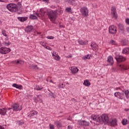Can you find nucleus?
Segmentation results:
<instances>
[{
    "instance_id": "13",
    "label": "nucleus",
    "mask_w": 129,
    "mask_h": 129,
    "mask_svg": "<svg viewBox=\"0 0 129 129\" xmlns=\"http://www.w3.org/2000/svg\"><path fill=\"white\" fill-rule=\"evenodd\" d=\"M115 59L116 60L117 62H118L119 63H120L121 62H124V61L126 60V58L125 57L121 55H119L118 57L116 56Z\"/></svg>"
},
{
    "instance_id": "48",
    "label": "nucleus",
    "mask_w": 129,
    "mask_h": 129,
    "mask_svg": "<svg viewBox=\"0 0 129 129\" xmlns=\"http://www.w3.org/2000/svg\"><path fill=\"white\" fill-rule=\"evenodd\" d=\"M45 48H46L47 49V50H49V51H52V48H51L49 46H46Z\"/></svg>"
},
{
    "instance_id": "50",
    "label": "nucleus",
    "mask_w": 129,
    "mask_h": 129,
    "mask_svg": "<svg viewBox=\"0 0 129 129\" xmlns=\"http://www.w3.org/2000/svg\"><path fill=\"white\" fill-rule=\"evenodd\" d=\"M59 87H61V88H64L65 87V85H64L63 84L60 85Z\"/></svg>"
},
{
    "instance_id": "38",
    "label": "nucleus",
    "mask_w": 129,
    "mask_h": 129,
    "mask_svg": "<svg viewBox=\"0 0 129 129\" xmlns=\"http://www.w3.org/2000/svg\"><path fill=\"white\" fill-rule=\"evenodd\" d=\"M17 123H18L19 125H23V124H24V123H25L24 122V120H21L18 121Z\"/></svg>"
},
{
    "instance_id": "3",
    "label": "nucleus",
    "mask_w": 129,
    "mask_h": 129,
    "mask_svg": "<svg viewBox=\"0 0 129 129\" xmlns=\"http://www.w3.org/2000/svg\"><path fill=\"white\" fill-rule=\"evenodd\" d=\"M80 12L82 14L83 17H88V9L87 8L84 7H82L80 10Z\"/></svg>"
},
{
    "instance_id": "55",
    "label": "nucleus",
    "mask_w": 129,
    "mask_h": 129,
    "mask_svg": "<svg viewBox=\"0 0 129 129\" xmlns=\"http://www.w3.org/2000/svg\"><path fill=\"white\" fill-rule=\"evenodd\" d=\"M68 58H72V55H70L69 56H67Z\"/></svg>"
},
{
    "instance_id": "24",
    "label": "nucleus",
    "mask_w": 129,
    "mask_h": 129,
    "mask_svg": "<svg viewBox=\"0 0 129 129\" xmlns=\"http://www.w3.org/2000/svg\"><path fill=\"white\" fill-rule=\"evenodd\" d=\"M29 68L30 69H34L35 70H38L39 69V68L36 64H30Z\"/></svg>"
},
{
    "instance_id": "22",
    "label": "nucleus",
    "mask_w": 129,
    "mask_h": 129,
    "mask_svg": "<svg viewBox=\"0 0 129 129\" xmlns=\"http://www.w3.org/2000/svg\"><path fill=\"white\" fill-rule=\"evenodd\" d=\"M13 63H14V64H20L21 65H23V64H24V61L21 59H17L13 61Z\"/></svg>"
},
{
    "instance_id": "2",
    "label": "nucleus",
    "mask_w": 129,
    "mask_h": 129,
    "mask_svg": "<svg viewBox=\"0 0 129 129\" xmlns=\"http://www.w3.org/2000/svg\"><path fill=\"white\" fill-rule=\"evenodd\" d=\"M7 8L9 11L12 13H15L18 11V6L16 4H10L7 6Z\"/></svg>"
},
{
    "instance_id": "59",
    "label": "nucleus",
    "mask_w": 129,
    "mask_h": 129,
    "mask_svg": "<svg viewBox=\"0 0 129 129\" xmlns=\"http://www.w3.org/2000/svg\"><path fill=\"white\" fill-rule=\"evenodd\" d=\"M37 34H38V35H40L41 34V33L38 32Z\"/></svg>"
},
{
    "instance_id": "33",
    "label": "nucleus",
    "mask_w": 129,
    "mask_h": 129,
    "mask_svg": "<svg viewBox=\"0 0 129 129\" xmlns=\"http://www.w3.org/2000/svg\"><path fill=\"white\" fill-rule=\"evenodd\" d=\"M29 18L31 19V20H37V19H38L37 16H35L34 15H30Z\"/></svg>"
},
{
    "instance_id": "30",
    "label": "nucleus",
    "mask_w": 129,
    "mask_h": 129,
    "mask_svg": "<svg viewBox=\"0 0 129 129\" xmlns=\"http://www.w3.org/2000/svg\"><path fill=\"white\" fill-rule=\"evenodd\" d=\"M38 114V112H37V111H32L30 112V115H31L32 116H34V115H36Z\"/></svg>"
},
{
    "instance_id": "27",
    "label": "nucleus",
    "mask_w": 129,
    "mask_h": 129,
    "mask_svg": "<svg viewBox=\"0 0 129 129\" xmlns=\"http://www.w3.org/2000/svg\"><path fill=\"white\" fill-rule=\"evenodd\" d=\"M121 123L123 124V125H125V124H127V123H128V120L125 118H124L122 119Z\"/></svg>"
},
{
    "instance_id": "10",
    "label": "nucleus",
    "mask_w": 129,
    "mask_h": 129,
    "mask_svg": "<svg viewBox=\"0 0 129 129\" xmlns=\"http://www.w3.org/2000/svg\"><path fill=\"white\" fill-rule=\"evenodd\" d=\"M114 97H117L119 99H123L124 98V95L123 93H120L119 92H116L114 94Z\"/></svg>"
},
{
    "instance_id": "23",
    "label": "nucleus",
    "mask_w": 129,
    "mask_h": 129,
    "mask_svg": "<svg viewBox=\"0 0 129 129\" xmlns=\"http://www.w3.org/2000/svg\"><path fill=\"white\" fill-rule=\"evenodd\" d=\"M33 29L34 27H33V26H29L26 28L25 31L26 32H30Z\"/></svg>"
},
{
    "instance_id": "11",
    "label": "nucleus",
    "mask_w": 129,
    "mask_h": 129,
    "mask_svg": "<svg viewBox=\"0 0 129 129\" xmlns=\"http://www.w3.org/2000/svg\"><path fill=\"white\" fill-rule=\"evenodd\" d=\"M109 32L110 34H116V32H117L116 27L113 25H111L109 27Z\"/></svg>"
},
{
    "instance_id": "26",
    "label": "nucleus",
    "mask_w": 129,
    "mask_h": 129,
    "mask_svg": "<svg viewBox=\"0 0 129 129\" xmlns=\"http://www.w3.org/2000/svg\"><path fill=\"white\" fill-rule=\"evenodd\" d=\"M123 54H129V48H125L122 50Z\"/></svg>"
},
{
    "instance_id": "14",
    "label": "nucleus",
    "mask_w": 129,
    "mask_h": 129,
    "mask_svg": "<svg viewBox=\"0 0 129 129\" xmlns=\"http://www.w3.org/2000/svg\"><path fill=\"white\" fill-rule=\"evenodd\" d=\"M91 47L93 51H95V52L97 51L98 50V45L97 44L92 42L91 44Z\"/></svg>"
},
{
    "instance_id": "19",
    "label": "nucleus",
    "mask_w": 129,
    "mask_h": 129,
    "mask_svg": "<svg viewBox=\"0 0 129 129\" xmlns=\"http://www.w3.org/2000/svg\"><path fill=\"white\" fill-rule=\"evenodd\" d=\"M78 43H79V44L80 45H82V46H84V45H86L87 44H88V41L85 40V41H84L82 40H78Z\"/></svg>"
},
{
    "instance_id": "44",
    "label": "nucleus",
    "mask_w": 129,
    "mask_h": 129,
    "mask_svg": "<svg viewBox=\"0 0 129 129\" xmlns=\"http://www.w3.org/2000/svg\"><path fill=\"white\" fill-rule=\"evenodd\" d=\"M4 44L5 45V46H10V45H11V43H10V42H4Z\"/></svg>"
},
{
    "instance_id": "41",
    "label": "nucleus",
    "mask_w": 129,
    "mask_h": 129,
    "mask_svg": "<svg viewBox=\"0 0 129 129\" xmlns=\"http://www.w3.org/2000/svg\"><path fill=\"white\" fill-rule=\"evenodd\" d=\"M2 34L5 37H8V35H7V32L5 30H2Z\"/></svg>"
},
{
    "instance_id": "54",
    "label": "nucleus",
    "mask_w": 129,
    "mask_h": 129,
    "mask_svg": "<svg viewBox=\"0 0 129 129\" xmlns=\"http://www.w3.org/2000/svg\"><path fill=\"white\" fill-rule=\"evenodd\" d=\"M0 2H1V3H5V2H6V0H0Z\"/></svg>"
},
{
    "instance_id": "29",
    "label": "nucleus",
    "mask_w": 129,
    "mask_h": 129,
    "mask_svg": "<svg viewBox=\"0 0 129 129\" xmlns=\"http://www.w3.org/2000/svg\"><path fill=\"white\" fill-rule=\"evenodd\" d=\"M18 20L20 21V22H25V21L28 20V17H19Z\"/></svg>"
},
{
    "instance_id": "6",
    "label": "nucleus",
    "mask_w": 129,
    "mask_h": 129,
    "mask_svg": "<svg viewBox=\"0 0 129 129\" xmlns=\"http://www.w3.org/2000/svg\"><path fill=\"white\" fill-rule=\"evenodd\" d=\"M12 111H18V110H21L22 107H20L19 104L15 103L12 106Z\"/></svg>"
},
{
    "instance_id": "63",
    "label": "nucleus",
    "mask_w": 129,
    "mask_h": 129,
    "mask_svg": "<svg viewBox=\"0 0 129 129\" xmlns=\"http://www.w3.org/2000/svg\"><path fill=\"white\" fill-rule=\"evenodd\" d=\"M17 1H19V0H17Z\"/></svg>"
},
{
    "instance_id": "57",
    "label": "nucleus",
    "mask_w": 129,
    "mask_h": 129,
    "mask_svg": "<svg viewBox=\"0 0 129 129\" xmlns=\"http://www.w3.org/2000/svg\"><path fill=\"white\" fill-rule=\"evenodd\" d=\"M127 118L128 121V122H129V115H128V116H127Z\"/></svg>"
},
{
    "instance_id": "60",
    "label": "nucleus",
    "mask_w": 129,
    "mask_h": 129,
    "mask_svg": "<svg viewBox=\"0 0 129 129\" xmlns=\"http://www.w3.org/2000/svg\"><path fill=\"white\" fill-rule=\"evenodd\" d=\"M60 13H61V14H62V13H63V11H60Z\"/></svg>"
},
{
    "instance_id": "5",
    "label": "nucleus",
    "mask_w": 129,
    "mask_h": 129,
    "mask_svg": "<svg viewBox=\"0 0 129 129\" xmlns=\"http://www.w3.org/2000/svg\"><path fill=\"white\" fill-rule=\"evenodd\" d=\"M10 52H11V49L10 48L2 47L0 48L1 54H8Z\"/></svg>"
},
{
    "instance_id": "16",
    "label": "nucleus",
    "mask_w": 129,
    "mask_h": 129,
    "mask_svg": "<svg viewBox=\"0 0 129 129\" xmlns=\"http://www.w3.org/2000/svg\"><path fill=\"white\" fill-rule=\"evenodd\" d=\"M78 123L80 124V125H85L86 126L89 125V122H87L85 120L78 121Z\"/></svg>"
},
{
    "instance_id": "37",
    "label": "nucleus",
    "mask_w": 129,
    "mask_h": 129,
    "mask_svg": "<svg viewBox=\"0 0 129 129\" xmlns=\"http://www.w3.org/2000/svg\"><path fill=\"white\" fill-rule=\"evenodd\" d=\"M68 3H69V4H70L72 5H73V4H74V3H75V0H67Z\"/></svg>"
},
{
    "instance_id": "40",
    "label": "nucleus",
    "mask_w": 129,
    "mask_h": 129,
    "mask_svg": "<svg viewBox=\"0 0 129 129\" xmlns=\"http://www.w3.org/2000/svg\"><path fill=\"white\" fill-rule=\"evenodd\" d=\"M40 45H41V46H42L44 48H46V42H45L44 41L40 42Z\"/></svg>"
},
{
    "instance_id": "20",
    "label": "nucleus",
    "mask_w": 129,
    "mask_h": 129,
    "mask_svg": "<svg viewBox=\"0 0 129 129\" xmlns=\"http://www.w3.org/2000/svg\"><path fill=\"white\" fill-rule=\"evenodd\" d=\"M54 124L56 125L57 128H60L62 127V122L60 121H56L54 122Z\"/></svg>"
},
{
    "instance_id": "62",
    "label": "nucleus",
    "mask_w": 129,
    "mask_h": 129,
    "mask_svg": "<svg viewBox=\"0 0 129 129\" xmlns=\"http://www.w3.org/2000/svg\"><path fill=\"white\" fill-rule=\"evenodd\" d=\"M50 82H52V81H50Z\"/></svg>"
},
{
    "instance_id": "4",
    "label": "nucleus",
    "mask_w": 129,
    "mask_h": 129,
    "mask_svg": "<svg viewBox=\"0 0 129 129\" xmlns=\"http://www.w3.org/2000/svg\"><path fill=\"white\" fill-rule=\"evenodd\" d=\"M111 15L112 18H113L114 19H117V14L116 13V9H115V7H112L111 8Z\"/></svg>"
},
{
    "instance_id": "25",
    "label": "nucleus",
    "mask_w": 129,
    "mask_h": 129,
    "mask_svg": "<svg viewBox=\"0 0 129 129\" xmlns=\"http://www.w3.org/2000/svg\"><path fill=\"white\" fill-rule=\"evenodd\" d=\"M12 86H13V87H15V88H17L18 89H22L23 88V86H22V85H19L16 84H13Z\"/></svg>"
},
{
    "instance_id": "21",
    "label": "nucleus",
    "mask_w": 129,
    "mask_h": 129,
    "mask_svg": "<svg viewBox=\"0 0 129 129\" xmlns=\"http://www.w3.org/2000/svg\"><path fill=\"white\" fill-rule=\"evenodd\" d=\"M7 113V108H0V114L1 115H5Z\"/></svg>"
},
{
    "instance_id": "28",
    "label": "nucleus",
    "mask_w": 129,
    "mask_h": 129,
    "mask_svg": "<svg viewBox=\"0 0 129 129\" xmlns=\"http://www.w3.org/2000/svg\"><path fill=\"white\" fill-rule=\"evenodd\" d=\"M83 84L84 85H85V86H90V82H89V81H88V80H85L84 81Z\"/></svg>"
},
{
    "instance_id": "36",
    "label": "nucleus",
    "mask_w": 129,
    "mask_h": 129,
    "mask_svg": "<svg viewBox=\"0 0 129 129\" xmlns=\"http://www.w3.org/2000/svg\"><path fill=\"white\" fill-rule=\"evenodd\" d=\"M66 12H67V13H71V12H72V10L71 9V8L68 7L66 9Z\"/></svg>"
},
{
    "instance_id": "31",
    "label": "nucleus",
    "mask_w": 129,
    "mask_h": 129,
    "mask_svg": "<svg viewBox=\"0 0 129 129\" xmlns=\"http://www.w3.org/2000/svg\"><path fill=\"white\" fill-rule=\"evenodd\" d=\"M34 89H35V90H38V91L41 90V89H43V87L39 85H36Z\"/></svg>"
},
{
    "instance_id": "58",
    "label": "nucleus",
    "mask_w": 129,
    "mask_h": 129,
    "mask_svg": "<svg viewBox=\"0 0 129 129\" xmlns=\"http://www.w3.org/2000/svg\"><path fill=\"white\" fill-rule=\"evenodd\" d=\"M127 31H129V27L126 28Z\"/></svg>"
},
{
    "instance_id": "17",
    "label": "nucleus",
    "mask_w": 129,
    "mask_h": 129,
    "mask_svg": "<svg viewBox=\"0 0 129 129\" xmlns=\"http://www.w3.org/2000/svg\"><path fill=\"white\" fill-rule=\"evenodd\" d=\"M107 62L108 65H112L113 64V58L111 56H109L107 58Z\"/></svg>"
},
{
    "instance_id": "42",
    "label": "nucleus",
    "mask_w": 129,
    "mask_h": 129,
    "mask_svg": "<svg viewBox=\"0 0 129 129\" xmlns=\"http://www.w3.org/2000/svg\"><path fill=\"white\" fill-rule=\"evenodd\" d=\"M110 43L112 45H117V43H116V42L114 41L113 40H111Z\"/></svg>"
},
{
    "instance_id": "46",
    "label": "nucleus",
    "mask_w": 129,
    "mask_h": 129,
    "mask_svg": "<svg viewBox=\"0 0 129 129\" xmlns=\"http://www.w3.org/2000/svg\"><path fill=\"white\" fill-rule=\"evenodd\" d=\"M47 39H49V40H52L53 39H54V36H49L47 37Z\"/></svg>"
},
{
    "instance_id": "8",
    "label": "nucleus",
    "mask_w": 129,
    "mask_h": 129,
    "mask_svg": "<svg viewBox=\"0 0 129 129\" xmlns=\"http://www.w3.org/2000/svg\"><path fill=\"white\" fill-rule=\"evenodd\" d=\"M108 124L109 125H110V126H116V125H117V120L115 118L109 120Z\"/></svg>"
},
{
    "instance_id": "43",
    "label": "nucleus",
    "mask_w": 129,
    "mask_h": 129,
    "mask_svg": "<svg viewBox=\"0 0 129 129\" xmlns=\"http://www.w3.org/2000/svg\"><path fill=\"white\" fill-rule=\"evenodd\" d=\"M49 129H55V126L52 124H49Z\"/></svg>"
},
{
    "instance_id": "49",
    "label": "nucleus",
    "mask_w": 129,
    "mask_h": 129,
    "mask_svg": "<svg viewBox=\"0 0 129 129\" xmlns=\"http://www.w3.org/2000/svg\"><path fill=\"white\" fill-rule=\"evenodd\" d=\"M73 128V126L71 125H69L68 126V128L67 129H72Z\"/></svg>"
},
{
    "instance_id": "15",
    "label": "nucleus",
    "mask_w": 129,
    "mask_h": 129,
    "mask_svg": "<svg viewBox=\"0 0 129 129\" xmlns=\"http://www.w3.org/2000/svg\"><path fill=\"white\" fill-rule=\"evenodd\" d=\"M119 69H120L121 71H123V70H127V69H129V66H127V64L119 65Z\"/></svg>"
},
{
    "instance_id": "35",
    "label": "nucleus",
    "mask_w": 129,
    "mask_h": 129,
    "mask_svg": "<svg viewBox=\"0 0 129 129\" xmlns=\"http://www.w3.org/2000/svg\"><path fill=\"white\" fill-rule=\"evenodd\" d=\"M90 57H91L90 55H86L85 56L83 57V60H86V59H90Z\"/></svg>"
},
{
    "instance_id": "7",
    "label": "nucleus",
    "mask_w": 129,
    "mask_h": 129,
    "mask_svg": "<svg viewBox=\"0 0 129 129\" xmlns=\"http://www.w3.org/2000/svg\"><path fill=\"white\" fill-rule=\"evenodd\" d=\"M101 121H103V122H105L106 123H108V122H109L108 116L105 114L102 115L101 116Z\"/></svg>"
},
{
    "instance_id": "45",
    "label": "nucleus",
    "mask_w": 129,
    "mask_h": 129,
    "mask_svg": "<svg viewBox=\"0 0 129 129\" xmlns=\"http://www.w3.org/2000/svg\"><path fill=\"white\" fill-rule=\"evenodd\" d=\"M58 55V53L55 51H53L52 53V57H54V56H57Z\"/></svg>"
},
{
    "instance_id": "56",
    "label": "nucleus",
    "mask_w": 129,
    "mask_h": 129,
    "mask_svg": "<svg viewBox=\"0 0 129 129\" xmlns=\"http://www.w3.org/2000/svg\"><path fill=\"white\" fill-rule=\"evenodd\" d=\"M42 1L43 2H46V3L49 2V0H42Z\"/></svg>"
},
{
    "instance_id": "52",
    "label": "nucleus",
    "mask_w": 129,
    "mask_h": 129,
    "mask_svg": "<svg viewBox=\"0 0 129 129\" xmlns=\"http://www.w3.org/2000/svg\"><path fill=\"white\" fill-rule=\"evenodd\" d=\"M0 129H5V127L2 125H0Z\"/></svg>"
},
{
    "instance_id": "18",
    "label": "nucleus",
    "mask_w": 129,
    "mask_h": 129,
    "mask_svg": "<svg viewBox=\"0 0 129 129\" xmlns=\"http://www.w3.org/2000/svg\"><path fill=\"white\" fill-rule=\"evenodd\" d=\"M70 69L72 74H76V73H77L79 71L77 67H72Z\"/></svg>"
},
{
    "instance_id": "53",
    "label": "nucleus",
    "mask_w": 129,
    "mask_h": 129,
    "mask_svg": "<svg viewBox=\"0 0 129 129\" xmlns=\"http://www.w3.org/2000/svg\"><path fill=\"white\" fill-rule=\"evenodd\" d=\"M124 110L125 111H129V108H125V109H124Z\"/></svg>"
},
{
    "instance_id": "1",
    "label": "nucleus",
    "mask_w": 129,
    "mask_h": 129,
    "mask_svg": "<svg viewBox=\"0 0 129 129\" xmlns=\"http://www.w3.org/2000/svg\"><path fill=\"white\" fill-rule=\"evenodd\" d=\"M47 15L48 17V18L52 23H54L56 21V18H57V11H48Z\"/></svg>"
},
{
    "instance_id": "32",
    "label": "nucleus",
    "mask_w": 129,
    "mask_h": 129,
    "mask_svg": "<svg viewBox=\"0 0 129 129\" xmlns=\"http://www.w3.org/2000/svg\"><path fill=\"white\" fill-rule=\"evenodd\" d=\"M124 93L126 96V98L128 99L129 98V91H128V90H125L124 92Z\"/></svg>"
},
{
    "instance_id": "61",
    "label": "nucleus",
    "mask_w": 129,
    "mask_h": 129,
    "mask_svg": "<svg viewBox=\"0 0 129 129\" xmlns=\"http://www.w3.org/2000/svg\"><path fill=\"white\" fill-rule=\"evenodd\" d=\"M2 24V22L0 21V25Z\"/></svg>"
},
{
    "instance_id": "9",
    "label": "nucleus",
    "mask_w": 129,
    "mask_h": 129,
    "mask_svg": "<svg viewBox=\"0 0 129 129\" xmlns=\"http://www.w3.org/2000/svg\"><path fill=\"white\" fill-rule=\"evenodd\" d=\"M46 12H48L47 9H41L39 10V14H37V17H44L45 16V14H46Z\"/></svg>"
},
{
    "instance_id": "39",
    "label": "nucleus",
    "mask_w": 129,
    "mask_h": 129,
    "mask_svg": "<svg viewBox=\"0 0 129 129\" xmlns=\"http://www.w3.org/2000/svg\"><path fill=\"white\" fill-rule=\"evenodd\" d=\"M7 112H8L9 113H13L14 112V111H13L12 108H9L8 109H7Z\"/></svg>"
},
{
    "instance_id": "12",
    "label": "nucleus",
    "mask_w": 129,
    "mask_h": 129,
    "mask_svg": "<svg viewBox=\"0 0 129 129\" xmlns=\"http://www.w3.org/2000/svg\"><path fill=\"white\" fill-rule=\"evenodd\" d=\"M92 119H93V120H94V121H96V122H101V117H100L97 115H92Z\"/></svg>"
},
{
    "instance_id": "51",
    "label": "nucleus",
    "mask_w": 129,
    "mask_h": 129,
    "mask_svg": "<svg viewBox=\"0 0 129 129\" xmlns=\"http://www.w3.org/2000/svg\"><path fill=\"white\" fill-rule=\"evenodd\" d=\"M115 89H116V90H120V88H119V87H117V88H115Z\"/></svg>"
},
{
    "instance_id": "34",
    "label": "nucleus",
    "mask_w": 129,
    "mask_h": 129,
    "mask_svg": "<svg viewBox=\"0 0 129 129\" xmlns=\"http://www.w3.org/2000/svg\"><path fill=\"white\" fill-rule=\"evenodd\" d=\"M52 57H53V59H54V60H56V61H59V60L61 58L60 56H59L58 55L53 56Z\"/></svg>"
},
{
    "instance_id": "47",
    "label": "nucleus",
    "mask_w": 129,
    "mask_h": 129,
    "mask_svg": "<svg viewBox=\"0 0 129 129\" xmlns=\"http://www.w3.org/2000/svg\"><path fill=\"white\" fill-rule=\"evenodd\" d=\"M125 21L127 25H129V18L125 19Z\"/></svg>"
}]
</instances>
